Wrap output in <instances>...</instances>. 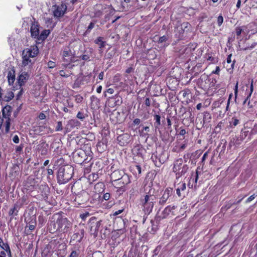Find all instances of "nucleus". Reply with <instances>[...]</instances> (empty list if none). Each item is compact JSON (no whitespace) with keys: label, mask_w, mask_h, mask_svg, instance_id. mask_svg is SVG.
I'll return each instance as SVG.
<instances>
[{"label":"nucleus","mask_w":257,"mask_h":257,"mask_svg":"<svg viewBox=\"0 0 257 257\" xmlns=\"http://www.w3.org/2000/svg\"><path fill=\"white\" fill-rule=\"evenodd\" d=\"M23 148L24 145L23 144H21L20 146H17L16 148V152L17 153H20L22 152Z\"/></svg>","instance_id":"obj_42"},{"label":"nucleus","mask_w":257,"mask_h":257,"mask_svg":"<svg viewBox=\"0 0 257 257\" xmlns=\"http://www.w3.org/2000/svg\"><path fill=\"white\" fill-rule=\"evenodd\" d=\"M238 91V82H236L234 88L235 99L236 98Z\"/></svg>","instance_id":"obj_51"},{"label":"nucleus","mask_w":257,"mask_h":257,"mask_svg":"<svg viewBox=\"0 0 257 257\" xmlns=\"http://www.w3.org/2000/svg\"><path fill=\"white\" fill-rule=\"evenodd\" d=\"M148 191H146L140 200L141 204L146 213H150L154 207L156 201V196L155 195V190L154 188L149 187ZM147 191V188L146 189Z\"/></svg>","instance_id":"obj_1"},{"label":"nucleus","mask_w":257,"mask_h":257,"mask_svg":"<svg viewBox=\"0 0 257 257\" xmlns=\"http://www.w3.org/2000/svg\"><path fill=\"white\" fill-rule=\"evenodd\" d=\"M63 130L62 123L61 121H58L57 125L56 127V131H61Z\"/></svg>","instance_id":"obj_33"},{"label":"nucleus","mask_w":257,"mask_h":257,"mask_svg":"<svg viewBox=\"0 0 257 257\" xmlns=\"http://www.w3.org/2000/svg\"><path fill=\"white\" fill-rule=\"evenodd\" d=\"M67 9V7L64 3L53 6L52 10L54 17L57 18L62 17L65 14Z\"/></svg>","instance_id":"obj_6"},{"label":"nucleus","mask_w":257,"mask_h":257,"mask_svg":"<svg viewBox=\"0 0 257 257\" xmlns=\"http://www.w3.org/2000/svg\"><path fill=\"white\" fill-rule=\"evenodd\" d=\"M188 169V166L183 164L182 159H177L175 161L173 171L176 173L177 177L179 178L184 175L187 172Z\"/></svg>","instance_id":"obj_4"},{"label":"nucleus","mask_w":257,"mask_h":257,"mask_svg":"<svg viewBox=\"0 0 257 257\" xmlns=\"http://www.w3.org/2000/svg\"><path fill=\"white\" fill-rule=\"evenodd\" d=\"M6 253L5 251H2L0 253V257H6Z\"/></svg>","instance_id":"obj_64"},{"label":"nucleus","mask_w":257,"mask_h":257,"mask_svg":"<svg viewBox=\"0 0 257 257\" xmlns=\"http://www.w3.org/2000/svg\"><path fill=\"white\" fill-rule=\"evenodd\" d=\"M237 139L235 138H232L231 139L229 143V147H231L233 146H235L236 145V142H237Z\"/></svg>","instance_id":"obj_31"},{"label":"nucleus","mask_w":257,"mask_h":257,"mask_svg":"<svg viewBox=\"0 0 257 257\" xmlns=\"http://www.w3.org/2000/svg\"><path fill=\"white\" fill-rule=\"evenodd\" d=\"M19 138L17 135L14 136L13 138V141L16 144H18L19 143Z\"/></svg>","instance_id":"obj_47"},{"label":"nucleus","mask_w":257,"mask_h":257,"mask_svg":"<svg viewBox=\"0 0 257 257\" xmlns=\"http://www.w3.org/2000/svg\"><path fill=\"white\" fill-rule=\"evenodd\" d=\"M255 198L254 194H253L251 195L250 197H249L246 200V203H248L253 200Z\"/></svg>","instance_id":"obj_50"},{"label":"nucleus","mask_w":257,"mask_h":257,"mask_svg":"<svg viewBox=\"0 0 257 257\" xmlns=\"http://www.w3.org/2000/svg\"><path fill=\"white\" fill-rule=\"evenodd\" d=\"M190 26V25L188 22H184L181 25V28L183 29L184 31L186 29H188V28Z\"/></svg>","instance_id":"obj_36"},{"label":"nucleus","mask_w":257,"mask_h":257,"mask_svg":"<svg viewBox=\"0 0 257 257\" xmlns=\"http://www.w3.org/2000/svg\"><path fill=\"white\" fill-rule=\"evenodd\" d=\"M207 156H208V152H206L204 154V155L202 158V162L204 161Z\"/></svg>","instance_id":"obj_58"},{"label":"nucleus","mask_w":257,"mask_h":257,"mask_svg":"<svg viewBox=\"0 0 257 257\" xmlns=\"http://www.w3.org/2000/svg\"><path fill=\"white\" fill-rule=\"evenodd\" d=\"M84 234V231L83 229L80 230V233H74L70 239V242L74 244L77 242H80L82 240Z\"/></svg>","instance_id":"obj_10"},{"label":"nucleus","mask_w":257,"mask_h":257,"mask_svg":"<svg viewBox=\"0 0 257 257\" xmlns=\"http://www.w3.org/2000/svg\"><path fill=\"white\" fill-rule=\"evenodd\" d=\"M239 123V120L236 117H233L230 121V125L231 127H233L236 126Z\"/></svg>","instance_id":"obj_27"},{"label":"nucleus","mask_w":257,"mask_h":257,"mask_svg":"<svg viewBox=\"0 0 257 257\" xmlns=\"http://www.w3.org/2000/svg\"><path fill=\"white\" fill-rule=\"evenodd\" d=\"M8 79L9 85H12L15 80V75L14 73L9 72L8 75Z\"/></svg>","instance_id":"obj_25"},{"label":"nucleus","mask_w":257,"mask_h":257,"mask_svg":"<svg viewBox=\"0 0 257 257\" xmlns=\"http://www.w3.org/2000/svg\"><path fill=\"white\" fill-rule=\"evenodd\" d=\"M36 217L35 216H32L30 217V218L28 219H25V221L26 222L27 224H29L27 225L26 227H28L30 231L34 230L35 228L36 225Z\"/></svg>","instance_id":"obj_13"},{"label":"nucleus","mask_w":257,"mask_h":257,"mask_svg":"<svg viewBox=\"0 0 257 257\" xmlns=\"http://www.w3.org/2000/svg\"><path fill=\"white\" fill-rule=\"evenodd\" d=\"M90 100H91V103H95L96 104V105H97L99 103V99L94 95H92L91 97Z\"/></svg>","instance_id":"obj_29"},{"label":"nucleus","mask_w":257,"mask_h":257,"mask_svg":"<svg viewBox=\"0 0 257 257\" xmlns=\"http://www.w3.org/2000/svg\"><path fill=\"white\" fill-rule=\"evenodd\" d=\"M52 23V18H46V24H51Z\"/></svg>","instance_id":"obj_59"},{"label":"nucleus","mask_w":257,"mask_h":257,"mask_svg":"<svg viewBox=\"0 0 257 257\" xmlns=\"http://www.w3.org/2000/svg\"><path fill=\"white\" fill-rule=\"evenodd\" d=\"M178 185L179 186L178 188H179L181 191H184L186 189V184L185 183L179 184Z\"/></svg>","instance_id":"obj_39"},{"label":"nucleus","mask_w":257,"mask_h":257,"mask_svg":"<svg viewBox=\"0 0 257 257\" xmlns=\"http://www.w3.org/2000/svg\"><path fill=\"white\" fill-rule=\"evenodd\" d=\"M175 207L174 206H171L169 205L166 207L162 212L163 214V217L165 218L166 217H167L173 210L175 209Z\"/></svg>","instance_id":"obj_22"},{"label":"nucleus","mask_w":257,"mask_h":257,"mask_svg":"<svg viewBox=\"0 0 257 257\" xmlns=\"http://www.w3.org/2000/svg\"><path fill=\"white\" fill-rule=\"evenodd\" d=\"M243 31V29L241 27H237L235 29V33L237 36H239Z\"/></svg>","instance_id":"obj_44"},{"label":"nucleus","mask_w":257,"mask_h":257,"mask_svg":"<svg viewBox=\"0 0 257 257\" xmlns=\"http://www.w3.org/2000/svg\"><path fill=\"white\" fill-rule=\"evenodd\" d=\"M94 23L93 22H91L87 27L86 32L88 33H89L90 32V31L94 28Z\"/></svg>","instance_id":"obj_41"},{"label":"nucleus","mask_w":257,"mask_h":257,"mask_svg":"<svg viewBox=\"0 0 257 257\" xmlns=\"http://www.w3.org/2000/svg\"><path fill=\"white\" fill-rule=\"evenodd\" d=\"M88 199V194L87 192L83 191L77 194L75 197V201L78 204H83Z\"/></svg>","instance_id":"obj_8"},{"label":"nucleus","mask_w":257,"mask_h":257,"mask_svg":"<svg viewBox=\"0 0 257 257\" xmlns=\"http://www.w3.org/2000/svg\"><path fill=\"white\" fill-rule=\"evenodd\" d=\"M110 197V194L109 193H106L104 194L103 198L105 200H108L109 199Z\"/></svg>","instance_id":"obj_49"},{"label":"nucleus","mask_w":257,"mask_h":257,"mask_svg":"<svg viewBox=\"0 0 257 257\" xmlns=\"http://www.w3.org/2000/svg\"><path fill=\"white\" fill-rule=\"evenodd\" d=\"M78 255L79 254L76 251L73 250L71 252V254L68 257H78Z\"/></svg>","instance_id":"obj_45"},{"label":"nucleus","mask_w":257,"mask_h":257,"mask_svg":"<svg viewBox=\"0 0 257 257\" xmlns=\"http://www.w3.org/2000/svg\"><path fill=\"white\" fill-rule=\"evenodd\" d=\"M103 39L102 37H99L94 41L95 44L99 45L100 49L103 48L105 46V42L103 41Z\"/></svg>","instance_id":"obj_24"},{"label":"nucleus","mask_w":257,"mask_h":257,"mask_svg":"<svg viewBox=\"0 0 257 257\" xmlns=\"http://www.w3.org/2000/svg\"><path fill=\"white\" fill-rule=\"evenodd\" d=\"M89 56L88 55L84 54L81 56V58L83 60L87 61L89 59Z\"/></svg>","instance_id":"obj_52"},{"label":"nucleus","mask_w":257,"mask_h":257,"mask_svg":"<svg viewBox=\"0 0 257 257\" xmlns=\"http://www.w3.org/2000/svg\"><path fill=\"white\" fill-rule=\"evenodd\" d=\"M83 100V97L80 95H77L75 96V101L77 103H80Z\"/></svg>","instance_id":"obj_34"},{"label":"nucleus","mask_w":257,"mask_h":257,"mask_svg":"<svg viewBox=\"0 0 257 257\" xmlns=\"http://www.w3.org/2000/svg\"><path fill=\"white\" fill-rule=\"evenodd\" d=\"M155 165L156 166L160 167L162 164L165 162V160L161 159V157L158 158H156Z\"/></svg>","instance_id":"obj_30"},{"label":"nucleus","mask_w":257,"mask_h":257,"mask_svg":"<svg viewBox=\"0 0 257 257\" xmlns=\"http://www.w3.org/2000/svg\"><path fill=\"white\" fill-rule=\"evenodd\" d=\"M73 171V168L71 166L67 165L64 167H60L57 173L58 183L63 184L68 182L72 177Z\"/></svg>","instance_id":"obj_2"},{"label":"nucleus","mask_w":257,"mask_h":257,"mask_svg":"<svg viewBox=\"0 0 257 257\" xmlns=\"http://www.w3.org/2000/svg\"><path fill=\"white\" fill-rule=\"evenodd\" d=\"M39 117L40 119H44L46 118V115L44 113L41 112L39 115Z\"/></svg>","instance_id":"obj_56"},{"label":"nucleus","mask_w":257,"mask_h":257,"mask_svg":"<svg viewBox=\"0 0 257 257\" xmlns=\"http://www.w3.org/2000/svg\"><path fill=\"white\" fill-rule=\"evenodd\" d=\"M48 67L49 68H53L55 67L56 64L54 62L49 61L47 64Z\"/></svg>","instance_id":"obj_43"},{"label":"nucleus","mask_w":257,"mask_h":257,"mask_svg":"<svg viewBox=\"0 0 257 257\" xmlns=\"http://www.w3.org/2000/svg\"><path fill=\"white\" fill-rule=\"evenodd\" d=\"M173 189L167 188L161 192V196L159 199V204L164 205L169 198L172 195Z\"/></svg>","instance_id":"obj_7"},{"label":"nucleus","mask_w":257,"mask_h":257,"mask_svg":"<svg viewBox=\"0 0 257 257\" xmlns=\"http://www.w3.org/2000/svg\"><path fill=\"white\" fill-rule=\"evenodd\" d=\"M77 117L81 120H83L85 118V116H84V114H83V113H82L80 111H79L78 112V113L77 114Z\"/></svg>","instance_id":"obj_46"},{"label":"nucleus","mask_w":257,"mask_h":257,"mask_svg":"<svg viewBox=\"0 0 257 257\" xmlns=\"http://www.w3.org/2000/svg\"><path fill=\"white\" fill-rule=\"evenodd\" d=\"M25 53H27V55L31 58H34L36 57L38 53L39 49L37 46H31L29 48L23 50Z\"/></svg>","instance_id":"obj_11"},{"label":"nucleus","mask_w":257,"mask_h":257,"mask_svg":"<svg viewBox=\"0 0 257 257\" xmlns=\"http://www.w3.org/2000/svg\"><path fill=\"white\" fill-rule=\"evenodd\" d=\"M107 93H109V94H113V92H114V89L113 88H108L107 90Z\"/></svg>","instance_id":"obj_62"},{"label":"nucleus","mask_w":257,"mask_h":257,"mask_svg":"<svg viewBox=\"0 0 257 257\" xmlns=\"http://www.w3.org/2000/svg\"><path fill=\"white\" fill-rule=\"evenodd\" d=\"M56 220L53 223V231L60 232H67L71 227L70 222L66 218L63 217L61 215L56 214L55 216Z\"/></svg>","instance_id":"obj_3"},{"label":"nucleus","mask_w":257,"mask_h":257,"mask_svg":"<svg viewBox=\"0 0 257 257\" xmlns=\"http://www.w3.org/2000/svg\"><path fill=\"white\" fill-rule=\"evenodd\" d=\"M151 223L152 224V227L151 230H149L150 228H148L149 231L150 232H152L153 233H154L157 230V227L156 226H154V222L153 220L151 221Z\"/></svg>","instance_id":"obj_40"},{"label":"nucleus","mask_w":257,"mask_h":257,"mask_svg":"<svg viewBox=\"0 0 257 257\" xmlns=\"http://www.w3.org/2000/svg\"><path fill=\"white\" fill-rule=\"evenodd\" d=\"M223 22V18L222 16H219L217 18V24L220 26Z\"/></svg>","instance_id":"obj_38"},{"label":"nucleus","mask_w":257,"mask_h":257,"mask_svg":"<svg viewBox=\"0 0 257 257\" xmlns=\"http://www.w3.org/2000/svg\"><path fill=\"white\" fill-rule=\"evenodd\" d=\"M220 71V69L219 66H216L215 70L212 72V74H215L218 75Z\"/></svg>","instance_id":"obj_48"},{"label":"nucleus","mask_w":257,"mask_h":257,"mask_svg":"<svg viewBox=\"0 0 257 257\" xmlns=\"http://www.w3.org/2000/svg\"><path fill=\"white\" fill-rule=\"evenodd\" d=\"M122 176H121L119 180L117 183V184L118 185V188H121L124 186V185L129 184L131 182V180L128 175L125 174L124 172L123 174H122Z\"/></svg>","instance_id":"obj_12"},{"label":"nucleus","mask_w":257,"mask_h":257,"mask_svg":"<svg viewBox=\"0 0 257 257\" xmlns=\"http://www.w3.org/2000/svg\"><path fill=\"white\" fill-rule=\"evenodd\" d=\"M20 207L21 206L19 205L18 203L15 204L13 208L11 209L9 211V215L12 217L17 215Z\"/></svg>","instance_id":"obj_19"},{"label":"nucleus","mask_w":257,"mask_h":257,"mask_svg":"<svg viewBox=\"0 0 257 257\" xmlns=\"http://www.w3.org/2000/svg\"><path fill=\"white\" fill-rule=\"evenodd\" d=\"M252 90H253V85H252V84H251V86H250V92L249 94V95L246 97V98L244 99V100L243 101V104H245L246 103V102L247 101L249 98L250 97Z\"/></svg>","instance_id":"obj_35"},{"label":"nucleus","mask_w":257,"mask_h":257,"mask_svg":"<svg viewBox=\"0 0 257 257\" xmlns=\"http://www.w3.org/2000/svg\"><path fill=\"white\" fill-rule=\"evenodd\" d=\"M34 22H32V25L31 27V34L32 37L35 38H38L39 35V25L38 23L35 22V19L33 18Z\"/></svg>","instance_id":"obj_9"},{"label":"nucleus","mask_w":257,"mask_h":257,"mask_svg":"<svg viewBox=\"0 0 257 257\" xmlns=\"http://www.w3.org/2000/svg\"><path fill=\"white\" fill-rule=\"evenodd\" d=\"M145 104L147 106H150L151 105V101L149 98H146L145 101Z\"/></svg>","instance_id":"obj_53"},{"label":"nucleus","mask_w":257,"mask_h":257,"mask_svg":"<svg viewBox=\"0 0 257 257\" xmlns=\"http://www.w3.org/2000/svg\"><path fill=\"white\" fill-rule=\"evenodd\" d=\"M130 136L127 134H124L117 137V140L121 146H125L130 142Z\"/></svg>","instance_id":"obj_14"},{"label":"nucleus","mask_w":257,"mask_h":257,"mask_svg":"<svg viewBox=\"0 0 257 257\" xmlns=\"http://www.w3.org/2000/svg\"><path fill=\"white\" fill-rule=\"evenodd\" d=\"M211 119V115L209 112L205 111L203 113V120L204 123L210 122Z\"/></svg>","instance_id":"obj_26"},{"label":"nucleus","mask_w":257,"mask_h":257,"mask_svg":"<svg viewBox=\"0 0 257 257\" xmlns=\"http://www.w3.org/2000/svg\"><path fill=\"white\" fill-rule=\"evenodd\" d=\"M160 119H161V116L159 115H158V114L154 115V119L156 121V122L155 123L156 127H158L161 124Z\"/></svg>","instance_id":"obj_28"},{"label":"nucleus","mask_w":257,"mask_h":257,"mask_svg":"<svg viewBox=\"0 0 257 257\" xmlns=\"http://www.w3.org/2000/svg\"><path fill=\"white\" fill-rule=\"evenodd\" d=\"M29 77V75L27 74V73L24 72H22L20 76H19V78L18 79V83L19 84V85L20 86V88H21L23 85L25 84L27 80H28Z\"/></svg>","instance_id":"obj_15"},{"label":"nucleus","mask_w":257,"mask_h":257,"mask_svg":"<svg viewBox=\"0 0 257 257\" xmlns=\"http://www.w3.org/2000/svg\"><path fill=\"white\" fill-rule=\"evenodd\" d=\"M123 172L124 171L123 170H115L110 175L111 180H112L113 181L116 182L117 183L121 176H122V174H123Z\"/></svg>","instance_id":"obj_16"},{"label":"nucleus","mask_w":257,"mask_h":257,"mask_svg":"<svg viewBox=\"0 0 257 257\" xmlns=\"http://www.w3.org/2000/svg\"><path fill=\"white\" fill-rule=\"evenodd\" d=\"M59 74L61 76L65 78H67L70 75V74L69 73H67L63 70H61L59 71Z\"/></svg>","instance_id":"obj_32"},{"label":"nucleus","mask_w":257,"mask_h":257,"mask_svg":"<svg viewBox=\"0 0 257 257\" xmlns=\"http://www.w3.org/2000/svg\"><path fill=\"white\" fill-rule=\"evenodd\" d=\"M186 131L185 129H181L179 132V135L180 136H184L186 134Z\"/></svg>","instance_id":"obj_57"},{"label":"nucleus","mask_w":257,"mask_h":257,"mask_svg":"<svg viewBox=\"0 0 257 257\" xmlns=\"http://www.w3.org/2000/svg\"><path fill=\"white\" fill-rule=\"evenodd\" d=\"M50 33L49 30H45L41 32L40 35H39L37 38L39 40L44 41L47 38Z\"/></svg>","instance_id":"obj_21"},{"label":"nucleus","mask_w":257,"mask_h":257,"mask_svg":"<svg viewBox=\"0 0 257 257\" xmlns=\"http://www.w3.org/2000/svg\"><path fill=\"white\" fill-rule=\"evenodd\" d=\"M231 56H232L231 54H230V55H229L228 56V57L227 58V60H226V62H227V63H231Z\"/></svg>","instance_id":"obj_60"},{"label":"nucleus","mask_w":257,"mask_h":257,"mask_svg":"<svg viewBox=\"0 0 257 257\" xmlns=\"http://www.w3.org/2000/svg\"><path fill=\"white\" fill-rule=\"evenodd\" d=\"M14 93L11 91H9L5 96L3 95L2 100L9 102L11 100L14 98Z\"/></svg>","instance_id":"obj_23"},{"label":"nucleus","mask_w":257,"mask_h":257,"mask_svg":"<svg viewBox=\"0 0 257 257\" xmlns=\"http://www.w3.org/2000/svg\"><path fill=\"white\" fill-rule=\"evenodd\" d=\"M104 73L103 72H101L98 75V78L100 80H102L103 78Z\"/></svg>","instance_id":"obj_61"},{"label":"nucleus","mask_w":257,"mask_h":257,"mask_svg":"<svg viewBox=\"0 0 257 257\" xmlns=\"http://www.w3.org/2000/svg\"><path fill=\"white\" fill-rule=\"evenodd\" d=\"M123 211V209H120V210H118L117 211H116L115 212H113V215L114 216H116L119 214H120L121 213H122Z\"/></svg>","instance_id":"obj_54"},{"label":"nucleus","mask_w":257,"mask_h":257,"mask_svg":"<svg viewBox=\"0 0 257 257\" xmlns=\"http://www.w3.org/2000/svg\"><path fill=\"white\" fill-rule=\"evenodd\" d=\"M167 38L166 36H163L162 37H160L158 40L159 43H163V42H165L167 41Z\"/></svg>","instance_id":"obj_37"},{"label":"nucleus","mask_w":257,"mask_h":257,"mask_svg":"<svg viewBox=\"0 0 257 257\" xmlns=\"http://www.w3.org/2000/svg\"><path fill=\"white\" fill-rule=\"evenodd\" d=\"M0 246L8 253L10 256H11V251L9 245L8 243H5L1 238H0Z\"/></svg>","instance_id":"obj_20"},{"label":"nucleus","mask_w":257,"mask_h":257,"mask_svg":"<svg viewBox=\"0 0 257 257\" xmlns=\"http://www.w3.org/2000/svg\"><path fill=\"white\" fill-rule=\"evenodd\" d=\"M134 123L135 124H139L140 123V119L139 118H136L134 120Z\"/></svg>","instance_id":"obj_63"},{"label":"nucleus","mask_w":257,"mask_h":257,"mask_svg":"<svg viewBox=\"0 0 257 257\" xmlns=\"http://www.w3.org/2000/svg\"><path fill=\"white\" fill-rule=\"evenodd\" d=\"M12 107L10 105H6L2 110L3 118L0 117L3 119H5V131L7 133L10 131L11 125V119L10 116L11 115Z\"/></svg>","instance_id":"obj_5"},{"label":"nucleus","mask_w":257,"mask_h":257,"mask_svg":"<svg viewBox=\"0 0 257 257\" xmlns=\"http://www.w3.org/2000/svg\"><path fill=\"white\" fill-rule=\"evenodd\" d=\"M27 53H25L23 51L22 55H23V61L22 64L24 66L27 65H32L34 62L30 59V57H29L27 55Z\"/></svg>","instance_id":"obj_18"},{"label":"nucleus","mask_w":257,"mask_h":257,"mask_svg":"<svg viewBox=\"0 0 257 257\" xmlns=\"http://www.w3.org/2000/svg\"><path fill=\"white\" fill-rule=\"evenodd\" d=\"M101 220H100L99 221H97L96 222V227H95V230H98V229L99 228V227L101 225Z\"/></svg>","instance_id":"obj_55"},{"label":"nucleus","mask_w":257,"mask_h":257,"mask_svg":"<svg viewBox=\"0 0 257 257\" xmlns=\"http://www.w3.org/2000/svg\"><path fill=\"white\" fill-rule=\"evenodd\" d=\"M81 123L76 119L69 120L66 125L67 129H72L74 128H78L80 127Z\"/></svg>","instance_id":"obj_17"}]
</instances>
